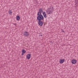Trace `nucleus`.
<instances>
[{
    "instance_id": "nucleus-1",
    "label": "nucleus",
    "mask_w": 78,
    "mask_h": 78,
    "mask_svg": "<svg viewBox=\"0 0 78 78\" xmlns=\"http://www.w3.org/2000/svg\"><path fill=\"white\" fill-rule=\"evenodd\" d=\"M42 12H43V9L40 8L37 14L38 16L37 17V20H44V18L42 14Z\"/></svg>"
},
{
    "instance_id": "nucleus-2",
    "label": "nucleus",
    "mask_w": 78,
    "mask_h": 78,
    "mask_svg": "<svg viewBox=\"0 0 78 78\" xmlns=\"http://www.w3.org/2000/svg\"><path fill=\"white\" fill-rule=\"evenodd\" d=\"M54 11L53 7H52L51 8H48L46 10V12L47 14H51L53 13V12Z\"/></svg>"
},
{
    "instance_id": "nucleus-3",
    "label": "nucleus",
    "mask_w": 78,
    "mask_h": 78,
    "mask_svg": "<svg viewBox=\"0 0 78 78\" xmlns=\"http://www.w3.org/2000/svg\"><path fill=\"white\" fill-rule=\"evenodd\" d=\"M38 23L39 25L40 26H42L43 25V22L41 20H38Z\"/></svg>"
},
{
    "instance_id": "nucleus-4",
    "label": "nucleus",
    "mask_w": 78,
    "mask_h": 78,
    "mask_svg": "<svg viewBox=\"0 0 78 78\" xmlns=\"http://www.w3.org/2000/svg\"><path fill=\"white\" fill-rule=\"evenodd\" d=\"M43 15L44 18H47V13L45 12H43Z\"/></svg>"
},
{
    "instance_id": "nucleus-5",
    "label": "nucleus",
    "mask_w": 78,
    "mask_h": 78,
    "mask_svg": "<svg viewBox=\"0 0 78 78\" xmlns=\"http://www.w3.org/2000/svg\"><path fill=\"white\" fill-rule=\"evenodd\" d=\"M31 54H28L27 55L26 58L27 59H30L31 56Z\"/></svg>"
},
{
    "instance_id": "nucleus-6",
    "label": "nucleus",
    "mask_w": 78,
    "mask_h": 78,
    "mask_svg": "<svg viewBox=\"0 0 78 78\" xmlns=\"http://www.w3.org/2000/svg\"><path fill=\"white\" fill-rule=\"evenodd\" d=\"M29 33H28V32H24V35L25 36H26V37H27V36H29Z\"/></svg>"
},
{
    "instance_id": "nucleus-7",
    "label": "nucleus",
    "mask_w": 78,
    "mask_h": 78,
    "mask_svg": "<svg viewBox=\"0 0 78 78\" xmlns=\"http://www.w3.org/2000/svg\"><path fill=\"white\" fill-rule=\"evenodd\" d=\"M77 62V61L76 60H72V63L73 64H76V63Z\"/></svg>"
},
{
    "instance_id": "nucleus-8",
    "label": "nucleus",
    "mask_w": 78,
    "mask_h": 78,
    "mask_svg": "<svg viewBox=\"0 0 78 78\" xmlns=\"http://www.w3.org/2000/svg\"><path fill=\"white\" fill-rule=\"evenodd\" d=\"M64 59H60L59 61L60 63L62 64L64 62Z\"/></svg>"
},
{
    "instance_id": "nucleus-9",
    "label": "nucleus",
    "mask_w": 78,
    "mask_h": 78,
    "mask_svg": "<svg viewBox=\"0 0 78 78\" xmlns=\"http://www.w3.org/2000/svg\"><path fill=\"white\" fill-rule=\"evenodd\" d=\"M26 52V51L25 49H23L22 50V54H21V55H23Z\"/></svg>"
},
{
    "instance_id": "nucleus-10",
    "label": "nucleus",
    "mask_w": 78,
    "mask_h": 78,
    "mask_svg": "<svg viewBox=\"0 0 78 78\" xmlns=\"http://www.w3.org/2000/svg\"><path fill=\"white\" fill-rule=\"evenodd\" d=\"M20 19V16H17L16 17V19L17 20H19Z\"/></svg>"
},
{
    "instance_id": "nucleus-11",
    "label": "nucleus",
    "mask_w": 78,
    "mask_h": 78,
    "mask_svg": "<svg viewBox=\"0 0 78 78\" xmlns=\"http://www.w3.org/2000/svg\"><path fill=\"white\" fill-rule=\"evenodd\" d=\"M9 14H12V12H11V11L10 10L9 12Z\"/></svg>"
},
{
    "instance_id": "nucleus-12",
    "label": "nucleus",
    "mask_w": 78,
    "mask_h": 78,
    "mask_svg": "<svg viewBox=\"0 0 78 78\" xmlns=\"http://www.w3.org/2000/svg\"><path fill=\"white\" fill-rule=\"evenodd\" d=\"M61 30L62 31V32H63V33H64V32H65L64 31V30H63V29H62Z\"/></svg>"
},
{
    "instance_id": "nucleus-13",
    "label": "nucleus",
    "mask_w": 78,
    "mask_h": 78,
    "mask_svg": "<svg viewBox=\"0 0 78 78\" xmlns=\"http://www.w3.org/2000/svg\"><path fill=\"white\" fill-rule=\"evenodd\" d=\"M13 25H15V26H16V24H15V23H13Z\"/></svg>"
},
{
    "instance_id": "nucleus-14",
    "label": "nucleus",
    "mask_w": 78,
    "mask_h": 78,
    "mask_svg": "<svg viewBox=\"0 0 78 78\" xmlns=\"http://www.w3.org/2000/svg\"><path fill=\"white\" fill-rule=\"evenodd\" d=\"M34 1H35V2H36V1H37V0H34Z\"/></svg>"
},
{
    "instance_id": "nucleus-15",
    "label": "nucleus",
    "mask_w": 78,
    "mask_h": 78,
    "mask_svg": "<svg viewBox=\"0 0 78 78\" xmlns=\"http://www.w3.org/2000/svg\"><path fill=\"white\" fill-rule=\"evenodd\" d=\"M41 36H42V35H41Z\"/></svg>"
}]
</instances>
